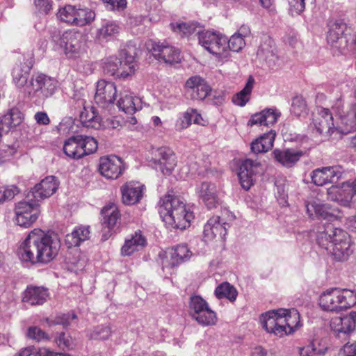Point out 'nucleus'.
<instances>
[{
    "label": "nucleus",
    "instance_id": "680f3d73",
    "mask_svg": "<svg viewBox=\"0 0 356 356\" xmlns=\"http://www.w3.org/2000/svg\"><path fill=\"white\" fill-rule=\"evenodd\" d=\"M34 5L37 10L42 14H47L51 9V0H35Z\"/></svg>",
    "mask_w": 356,
    "mask_h": 356
},
{
    "label": "nucleus",
    "instance_id": "79ce46f5",
    "mask_svg": "<svg viewBox=\"0 0 356 356\" xmlns=\"http://www.w3.org/2000/svg\"><path fill=\"white\" fill-rule=\"evenodd\" d=\"M192 123L203 126L205 125V121L197 111L190 108L184 113L179 124H177V126H179L180 129H186Z\"/></svg>",
    "mask_w": 356,
    "mask_h": 356
},
{
    "label": "nucleus",
    "instance_id": "9b49d317",
    "mask_svg": "<svg viewBox=\"0 0 356 356\" xmlns=\"http://www.w3.org/2000/svg\"><path fill=\"white\" fill-rule=\"evenodd\" d=\"M147 50L160 62L165 63H179L181 60L179 50L166 42L149 40L146 43Z\"/></svg>",
    "mask_w": 356,
    "mask_h": 356
},
{
    "label": "nucleus",
    "instance_id": "dca6fc26",
    "mask_svg": "<svg viewBox=\"0 0 356 356\" xmlns=\"http://www.w3.org/2000/svg\"><path fill=\"white\" fill-rule=\"evenodd\" d=\"M343 177L344 171L340 165L317 168L311 173L312 183L319 186L328 183H336Z\"/></svg>",
    "mask_w": 356,
    "mask_h": 356
},
{
    "label": "nucleus",
    "instance_id": "412c9836",
    "mask_svg": "<svg viewBox=\"0 0 356 356\" xmlns=\"http://www.w3.org/2000/svg\"><path fill=\"white\" fill-rule=\"evenodd\" d=\"M356 326V312H351L343 317L336 316L331 319L330 327L337 337L345 339Z\"/></svg>",
    "mask_w": 356,
    "mask_h": 356
},
{
    "label": "nucleus",
    "instance_id": "37998d69",
    "mask_svg": "<svg viewBox=\"0 0 356 356\" xmlns=\"http://www.w3.org/2000/svg\"><path fill=\"white\" fill-rule=\"evenodd\" d=\"M95 17V13L91 9L77 8L76 7L74 24L77 26H83L90 24Z\"/></svg>",
    "mask_w": 356,
    "mask_h": 356
},
{
    "label": "nucleus",
    "instance_id": "052dcab7",
    "mask_svg": "<svg viewBox=\"0 0 356 356\" xmlns=\"http://www.w3.org/2000/svg\"><path fill=\"white\" fill-rule=\"evenodd\" d=\"M16 153L13 146L4 145L0 149V164L9 161Z\"/></svg>",
    "mask_w": 356,
    "mask_h": 356
},
{
    "label": "nucleus",
    "instance_id": "49530a36",
    "mask_svg": "<svg viewBox=\"0 0 356 356\" xmlns=\"http://www.w3.org/2000/svg\"><path fill=\"white\" fill-rule=\"evenodd\" d=\"M254 79L250 76L245 87L233 97L232 102L234 104L244 106L250 99V95L253 88Z\"/></svg>",
    "mask_w": 356,
    "mask_h": 356
},
{
    "label": "nucleus",
    "instance_id": "2eb2a0df",
    "mask_svg": "<svg viewBox=\"0 0 356 356\" xmlns=\"http://www.w3.org/2000/svg\"><path fill=\"white\" fill-rule=\"evenodd\" d=\"M99 172L106 179H116L124 171L123 161L115 155L104 156L99 159Z\"/></svg>",
    "mask_w": 356,
    "mask_h": 356
},
{
    "label": "nucleus",
    "instance_id": "9d476101",
    "mask_svg": "<svg viewBox=\"0 0 356 356\" xmlns=\"http://www.w3.org/2000/svg\"><path fill=\"white\" fill-rule=\"evenodd\" d=\"M29 201L18 202L15 209V220L18 225L24 227H30L38 218L39 205L32 197Z\"/></svg>",
    "mask_w": 356,
    "mask_h": 356
},
{
    "label": "nucleus",
    "instance_id": "6e6552de",
    "mask_svg": "<svg viewBox=\"0 0 356 356\" xmlns=\"http://www.w3.org/2000/svg\"><path fill=\"white\" fill-rule=\"evenodd\" d=\"M189 309L191 316L200 325L209 326L216 324V312L210 309L207 301L200 296L195 295L190 298Z\"/></svg>",
    "mask_w": 356,
    "mask_h": 356
},
{
    "label": "nucleus",
    "instance_id": "8fccbe9b",
    "mask_svg": "<svg viewBox=\"0 0 356 356\" xmlns=\"http://www.w3.org/2000/svg\"><path fill=\"white\" fill-rule=\"evenodd\" d=\"M111 334V328L109 325H100L94 327L88 331V337L94 340H106Z\"/></svg>",
    "mask_w": 356,
    "mask_h": 356
},
{
    "label": "nucleus",
    "instance_id": "ea45409f",
    "mask_svg": "<svg viewBox=\"0 0 356 356\" xmlns=\"http://www.w3.org/2000/svg\"><path fill=\"white\" fill-rule=\"evenodd\" d=\"M81 135L72 136L65 141L63 152L70 158L78 159L82 157L83 147L81 144Z\"/></svg>",
    "mask_w": 356,
    "mask_h": 356
},
{
    "label": "nucleus",
    "instance_id": "a211bd4d",
    "mask_svg": "<svg viewBox=\"0 0 356 356\" xmlns=\"http://www.w3.org/2000/svg\"><path fill=\"white\" fill-rule=\"evenodd\" d=\"M308 216L312 218H319L327 220H333L341 218V211L329 204H321L316 200L308 202L306 205Z\"/></svg>",
    "mask_w": 356,
    "mask_h": 356
},
{
    "label": "nucleus",
    "instance_id": "423d86ee",
    "mask_svg": "<svg viewBox=\"0 0 356 356\" xmlns=\"http://www.w3.org/2000/svg\"><path fill=\"white\" fill-rule=\"evenodd\" d=\"M319 304L324 310L346 309L356 304V293L346 289L332 288L321 295Z\"/></svg>",
    "mask_w": 356,
    "mask_h": 356
},
{
    "label": "nucleus",
    "instance_id": "bf43d9fd",
    "mask_svg": "<svg viewBox=\"0 0 356 356\" xmlns=\"http://www.w3.org/2000/svg\"><path fill=\"white\" fill-rule=\"evenodd\" d=\"M18 193L19 190L15 186H8L0 190V203L13 199Z\"/></svg>",
    "mask_w": 356,
    "mask_h": 356
},
{
    "label": "nucleus",
    "instance_id": "f03ea898",
    "mask_svg": "<svg viewBox=\"0 0 356 356\" xmlns=\"http://www.w3.org/2000/svg\"><path fill=\"white\" fill-rule=\"evenodd\" d=\"M60 241L40 229L31 231L19 250L20 259L31 264H47L58 254Z\"/></svg>",
    "mask_w": 356,
    "mask_h": 356
},
{
    "label": "nucleus",
    "instance_id": "f8f14e48",
    "mask_svg": "<svg viewBox=\"0 0 356 356\" xmlns=\"http://www.w3.org/2000/svg\"><path fill=\"white\" fill-rule=\"evenodd\" d=\"M312 124L317 134L330 137L338 129L333 122V116L329 109L317 108L312 114Z\"/></svg>",
    "mask_w": 356,
    "mask_h": 356
},
{
    "label": "nucleus",
    "instance_id": "4be33fe9",
    "mask_svg": "<svg viewBox=\"0 0 356 356\" xmlns=\"http://www.w3.org/2000/svg\"><path fill=\"white\" fill-rule=\"evenodd\" d=\"M356 326V312H351L343 317L336 316L331 319L330 327L337 337L345 339Z\"/></svg>",
    "mask_w": 356,
    "mask_h": 356
},
{
    "label": "nucleus",
    "instance_id": "09e8293b",
    "mask_svg": "<svg viewBox=\"0 0 356 356\" xmlns=\"http://www.w3.org/2000/svg\"><path fill=\"white\" fill-rule=\"evenodd\" d=\"M76 6L65 5L60 7L57 13V18L63 22L70 25L74 24Z\"/></svg>",
    "mask_w": 356,
    "mask_h": 356
},
{
    "label": "nucleus",
    "instance_id": "a19ab883",
    "mask_svg": "<svg viewBox=\"0 0 356 356\" xmlns=\"http://www.w3.org/2000/svg\"><path fill=\"white\" fill-rule=\"evenodd\" d=\"M170 26L173 31L181 34L182 36H190L193 34L197 35L198 41L200 40V35L204 31L202 26L195 22L172 23Z\"/></svg>",
    "mask_w": 356,
    "mask_h": 356
},
{
    "label": "nucleus",
    "instance_id": "3c124183",
    "mask_svg": "<svg viewBox=\"0 0 356 356\" xmlns=\"http://www.w3.org/2000/svg\"><path fill=\"white\" fill-rule=\"evenodd\" d=\"M119 30L120 28L115 23H106L99 29L97 35L100 40H108L115 36L119 33Z\"/></svg>",
    "mask_w": 356,
    "mask_h": 356
},
{
    "label": "nucleus",
    "instance_id": "864d4df0",
    "mask_svg": "<svg viewBox=\"0 0 356 356\" xmlns=\"http://www.w3.org/2000/svg\"><path fill=\"white\" fill-rule=\"evenodd\" d=\"M80 140L83 147L82 151L83 152L82 157L85 155L92 154L97 150V142L94 138L81 135V139Z\"/></svg>",
    "mask_w": 356,
    "mask_h": 356
},
{
    "label": "nucleus",
    "instance_id": "5fc2aeb1",
    "mask_svg": "<svg viewBox=\"0 0 356 356\" xmlns=\"http://www.w3.org/2000/svg\"><path fill=\"white\" fill-rule=\"evenodd\" d=\"M77 316L74 312L63 314L56 316L54 319L49 320L48 323L49 325H60L64 327L69 326L71 321L76 319Z\"/></svg>",
    "mask_w": 356,
    "mask_h": 356
},
{
    "label": "nucleus",
    "instance_id": "69168bd1",
    "mask_svg": "<svg viewBox=\"0 0 356 356\" xmlns=\"http://www.w3.org/2000/svg\"><path fill=\"white\" fill-rule=\"evenodd\" d=\"M299 354L300 356H315L316 349L313 343L299 348Z\"/></svg>",
    "mask_w": 356,
    "mask_h": 356
},
{
    "label": "nucleus",
    "instance_id": "4d7b16f0",
    "mask_svg": "<svg viewBox=\"0 0 356 356\" xmlns=\"http://www.w3.org/2000/svg\"><path fill=\"white\" fill-rule=\"evenodd\" d=\"M56 345L63 350L72 349L74 344L72 338L65 332H60L55 339Z\"/></svg>",
    "mask_w": 356,
    "mask_h": 356
},
{
    "label": "nucleus",
    "instance_id": "338daca9",
    "mask_svg": "<svg viewBox=\"0 0 356 356\" xmlns=\"http://www.w3.org/2000/svg\"><path fill=\"white\" fill-rule=\"evenodd\" d=\"M103 128H109V129H118L121 126L120 122L115 118H110L106 119V121H102Z\"/></svg>",
    "mask_w": 356,
    "mask_h": 356
},
{
    "label": "nucleus",
    "instance_id": "c03bdc74",
    "mask_svg": "<svg viewBox=\"0 0 356 356\" xmlns=\"http://www.w3.org/2000/svg\"><path fill=\"white\" fill-rule=\"evenodd\" d=\"M215 295L218 299L226 298L230 302H234L236 299L238 291L229 283L223 282L216 287Z\"/></svg>",
    "mask_w": 356,
    "mask_h": 356
},
{
    "label": "nucleus",
    "instance_id": "7c9ffc66",
    "mask_svg": "<svg viewBox=\"0 0 356 356\" xmlns=\"http://www.w3.org/2000/svg\"><path fill=\"white\" fill-rule=\"evenodd\" d=\"M81 106H83V110L80 112V121L83 127L94 129H102L103 124L102 120L95 108L92 106H86L84 102H80Z\"/></svg>",
    "mask_w": 356,
    "mask_h": 356
},
{
    "label": "nucleus",
    "instance_id": "4c0bfd02",
    "mask_svg": "<svg viewBox=\"0 0 356 356\" xmlns=\"http://www.w3.org/2000/svg\"><path fill=\"white\" fill-rule=\"evenodd\" d=\"M102 224L104 229L107 228L110 232L118 226L120 213L115 204L104 207L102 210Z\"/></svg>",
    "mask_w": 356,
    "mask_h": 356
},
{
    "label": "nucleus",
    "instance_id": "20e7f679",
    "mask_svg": "<svg viewBox=\"0 0 356 356\" xmlns=\"http://www.w3.org/2000/svg\"><path fill=\"white\" fill-rule=\"evenodd\" d=\"M159 213L167 225L173 229H184L194 218L193 212L186 209L179 197L165 195L160 200Z\"/></svg>",
    "mask_w": 356,
    "mask_h": 356
},
{
    "label": "nucleus",
    "instance_id": "4468645a",
    "mask_svg": "<svg viewBox=\"0 0 356 356\" xmlns=\"http://www.w3.org/2000/svg\"><path fill=\"white\" fill-rule=\"evenodd\" d=\"M152 165L163 175H169L176 165L175 156L172 151L165 147L157 148L153 152Z\"/></svg>",
    "mask_w": 356,
    "mask_h": 356
},
{
    "label": "nucleus",
    "instance_id": "6ab92c4d",
    "mask_svg": "<svg viewBox=\"0 0 356 356\" xmlns=\"http://www.w3.org/2000/svg\"><path fill=\"white\" fill-rule=\"evenodd\" d=\"M117 88L114 83L100 80L97 83L95 102L102 108L113 104L117 97Z\"/></svg>",
    "mask_w": 356,
    "mask_h": 356
},
{
    "label": "nucleus",
    "instance_id": "c756f323",
    "mask_svg": "<svg viewBox=\"0 0 356 356\" xmlns=\"http://www.w3.org/2000/svg\"><path fill=\"white\" fill-rule=\"evenodd\" d=\"M122 201L126 205H134L143 197L144 186L135 182H128L120 188Z\"/></svg>",
    "mask_w": 356,
    "mask_h": 356
},
{
    "label": "nucleus",
    "instance_id": "0eeeda50",
    "mask_svg": "<svg viewBox=\"0 0 356 356\" xmlns=\"http://www.w3.org/2000/svg\"><path fill=\"white\" fill-rule=\"evenodd\" d=\"M53 40L69 59L81 58L86 52L83 36L79 32L66 31L61 35H54Z\"/></svg>",
    "mask_w": 356,
    "mask_h": 356
},
{
    "label": "nucleus",
    "instance_id": "e433bc0d",
    "mask_svg": "<svg viewBox=\"0 0 356 356\" xmlns=\"http://www.w3.org/2000/svg\"><path fill=\"white\" fill-rule=\"evenodd\" d=\"M49 296L47 289L38 286H28L24 291L23 301L31 305H42Z\"/></svg>",
    "mask_w": 356,
    "mask_h": 356
},
{
    "label": "nucleus",
    "instance_id": "b1692460",
    "mask_svg": "<svg viewBox=\"0 0 356 356\" xmlns=\"http://www.w3.org/2000/svg\"><path fill=\"white\" fill-rule=\"evenodd\" d=\"M283 319L280 315V309L268 311L260 316L261 324L268 332L273 333L280 337L286 334V331L282 328Z\"/></svg>",
    "mask_w": 356,
    "mask_h": 356
},
{
    "label": "nucleus",
    "instance_id": "6e6d98bb",
    "mask_svg": "<svg viewBox=\"0 0 356 356\" xmlns=\"http://www.w3.org/2000/svg\"><path fill=\"white\" fill-rule=\"evenodd\" d=\"M26 336L37 342L49 340L48 334L38 326H31L28 328Z\"/></svg>",
    "mask_w": 356,
    "mask_h": 356
},
{
    "label": "nucleus",
    "instance_id": "0e129e2a",
    "mask_svg": "<svg viewBox=\"0 0 356 356\" xmlns=\"http://www.w3.org/2000/svg\"><path fill=\"white\" fill-rule=\"evenodd\" d=\"M290 10L297 14L302 13L305 8V0H288Z\"/></svg>",
    "mask_w": 356,
    "mask_h": 356
},
{
    "label": "nucleus",
    "instance_id": "f257e3e1",
    "mask_svg": "<svg viewBox=\"0 0 356 356\" xmlns=\"http://www.w3.org/2000/svg\"><path fill=\"white\" fill-rule=\"evenodd\" d=\"M30 70L28 65H16L13 70V82L24 98L40 104L55 92L57 81L42 73L33 75L29 80Z\"/></svg>",
    "mask_w": 356,
    "mask_h": 356
},
{
    "label": "nucleus",
    "instance_id": "f704fd0d",
    "mask_svg": "<svg viewBox=\"0 0 356 356\" xmlns=\"http://www.w3.org/2000/svg\"><path fill=\"white\" fill-rule=\"evenodd\" d=\"M329 30L327 35V42L336 47L341 48V44L346 42L343 37L346 29V24L339 22H330L328 24Z\"/></svg>",
    "mask_w": 356,
    "mask_h": 356
},
{
    "label": "nucleus",
    "instance_id": "c85d7f7f",
    "mask_svg": "<svg viewBox=\"0 0 356 356\" xmlns=\"http://www.w3.org/2000/svg\"><path fill=\"white\" fill-rule=\"evenodd\" d=\"M196 193L209 209L215 208L219 203L218 191L214 184L204 181L197 186Z\"/></svg>",
    "mask_w": 356,
    "mask_h": 356
},
{
    "label": "nucleus",
    "instance_id": "473e14b6",
    "mask_svg": "<svg viewBox=\"0 0 356 356\" xmlns=\"http://www.w3.org/2000/svg\"><path fill=\"white\" fill-rule=\"evenodd\" d=\"M147 245L146 238L142 234L141 231L135 232L130 238L125 240L124 244L121 248V254L123 256H130L135 252L143 250Z\"/></svg>",
    "mask_w": 356,
    "mask_h": 356
},
{
    "label": "nucleus",
    "instance_id": "774afa93",
    "mask_svg": "<svg viewBox=\"0 0 356 356\" xmlns=\"http://www.w3.org/2000/svg\"><path fill=\"white\" fill-rule=\"evenodd\" d=\"M34 119L37 123L42 125L49 124L50 122L47 114L44 112H37L34 115Z\"/></svg>",
    "mask_w": 356,
    "mask_h": 356
},
{
    "label": "nucleus",
    "instance_id": "39448f33",
    "mask_svg": "<svg viewBox=\"0 0 356 356\" xmlns=\"http://www.w3.org/2000/svg\"><path fill=\"white\" fill-rule=\"evenodd\" d=\"M136 49L127 46L120 52V58L110 57L105 63L104 72L111 76L126 79L136 71Z\"/></svg>",
    "mask_w": 356,
    "mask_h": 356
},
{
    "label": "nucleus",
    "instance_id": "aec40b11",
    "mask_svg": "<svg viewBox=\"0 0 356 356\" xmlns=\"http://www.w3.org/2000/svg\"><path fill=\"white\" fill-rule=\"evenodd\" d=\"M58 185L59 182L54 176H48L31 189L27 197H32L38 202L51 196L57 191Z\"/></svg>",
    "mask_w": 356,
    "mask_h": 356
},
{
    "label": "nucleus",
    "instance_id": "393cba45",
    "mask_svg": "<svg viewBox=\"0 0 356 356\" xmlns=\"http://www.w3.org/2000/svg\"><path fill=\"white\" fill-rule=\"evenodd\" d=\"M343 103L341 99H337L332 109L339 114L341 120V126L338 127L340 131L348 133L356 130V104L353 105L344 115L341 114Z\"/></svg>",
    "mask_w": 356,
    "mask_h": 356
},
{
    "label": "nucleus",
    "instance_id": "603ef678",
    "mask_svg": "<svg viewBox=\"0 0 356 356\" xmlns=\"http://www.w3.org/2000/svg\"><path fill=\"white\" fill-rule=\"evenodd\" d=\"M291 113L296 116H302L307 113L305 100L301 96H296L292 99Z\"/></svg>",
    "mask_w": 356,
    "mask_h": 356
},
{
    "label": "nucleus",
    "instance_id": "a18cd8bd",
    "mask_svg": "<svg viewBox=\"0 0 356 356\" xmlns=\"http://www.w3.org/2000/svg\"><path fill=\"white\" fill-rule=\"evenodd\" d=\"M248 32V30H246L245 28L241 27L238 33L234 34L229 40L227 39V49L229 48L234 52L241 51L245 46L243 38Z\"/></svg>",
    "mask_w": 356,
    "mask_h": 356
},
{
    "label": "nucleus",
    "instance_id": "2f4dec72",
    "mask_svg": "<svg viewBox=\"0 0 356 356\" xmlns=\"http://www.w3.org/2000/svg\"><path fill=\"white\" fill-rule=\"evenodd\" d=\"M303 154V151L291 148L284 149H276L273 151L275 160L286 168L293 166Z\"/></svg>",
    "mask_w": 356,
    "mask_h": 356
},
{
    "label": "nucleus",
    "instance_id": "bb28decb",
    "mask_svg": "<svg viewBox=\"0 0 356 356\" xmlns=\"http://www.w3.org/2000/svg\"><path fill=\"white\" fill-rule=\"evenodd\" d=\"M229 225L219 216L211 218L204 227V236L209 240L216 237L224 238Z\"/></svg>",
    "mask_w": 356,
    "mask_h": 356
},
{
    "label": "nucleus",
    "instance_id": "13d9d810",
    "mask_svg": "<svg viewBox=\"0 0 356 356\" xmlns=\"http://www.w3.org/2000/svg\"><path fill=\"white\" fill-rule=\"evenodd\" d=\"M275 135V131L270 130L269 132L264 134L263 136L259 138L261 143V149L264 150L265 152L271 149L273 147Z\"/></svg>",
    "mask_w": 356,
    "mask_h": 356
},
{
    "label": "nucleus",
    "instance_id": "f3484780",
    "mask_svg": "<svg viewBox=\"0 0 356 356\" xmlns=\"http://www.w3.org/2000/svg\"><path fill=\"white\" fill-rule=\"evenodd\" d=\"M210 92L211 87L205 79L200 76H192L186 81V95L191 99L203 100L209 95Z\"/></svg>",
    "mask_w": 356,
    "mask_h": 356
},
{
    "label": "nucleus",
    "instance_id": "58836bf2",
    "mask_svg": "<svg viewBox=\"0 0 356 356\" xmlns=\"http://www.w3.org/2000/svg\"><path fill=\"white\" fill-rule=\"evenodd\" d=\"M90 227L88 226H78L65 236V243L68 247H76L90 238Z\"/></svg>",
    "mask_w": 356,
    "mask_h": 356
},
{
    "label": "nucleus",
    "instance_id": "cd10ccee",
    "mask_svg": "<svg viewBox=\"0 0 356 356\" xmlns=\"http://www.w3.org/2000/svg\"><path fill=\"white\" fill-rule=\"evenodd\" d=\"M120 110L125 113L132 115L143 108L141 99L134 95L128 89H124L120 92V99L118 102Z\"/></svg>",
    "mask_w": 356,
    "mask_h": 356
},
{
    "label": "nucleus",
    "instance_id": "c9c22d12",
    "mask_svg": "<svg viewBox=\"0 0 356 356\" xmlns=\"http://www.w3.org/2000/svg\"><path fill=\"white\" fill-rule=\"evenodd\" d=\"M280 115V113L275 112V110L266 108L252 115L248 122V125H272L277 122Z\"/></svg>",
    "mask_w": 356,
    "mask_h": 356
},
{
    "label": "nucleus",
    "instance_id": "5701e85b",
    "mask_svg": "<svg viewBox=\"0 0 356 356\" xmlns=\"http://www.w3.org/2000/svg\"><path fill=\"white\" fill-rule=\"evenodd\" d=\"M261 165L259 162L247 159L239 166L238 177L243 188L248 191L253 185L254 176L259 173Z\"/></svg>",
    "mask_w": 356,
    "mask_h": 356
},
{
    "label": "nucleus",
    "instance_id": "a878e982",
    "mask_svg": "<svg viewBox=\"0 0 356 356\" xmlns=\"http://www.w3.org/2000/svg\"><path fill=\"white\" fill-rule=\"evenodd\" d=\"M192 256L191 251L186 245H178L166 252L165 259H163V268H172L181 262L187 261Z\"/></svg>",
    "mask_w": 356,
    "mask_h": 356
},
{
    "label": "nucleus",
    "instance_id": "de8ad7c7",
    "mask_svg": "<svg viewBox=\"0 0 356 356\" xmlns=\"http://www.w3.org/2000/svg\"><path fill=\"white\" fill-rule=\"evenodd\" d=\"M274 50L275 48L273 40L270 38H267L259 47L257 56L261 59L270 62L274 60L275 56Z\"/></svg>",
    "mask_w": 356,
    "mask_h": 356
},
{
    "label": "nucleus",
    "instance_id": "7ed1b4c3",
    "mask_svg": "<svg viewBox=\"0 0 356 356\" xmlns=\"http://www.w3.org/2000/svg\"><path fill=\"white\" fill-rule=\"evenodd\" d=\"M316 240L321 248L339 261L348 260L354 251V245L348 233L334 227L330 223L318 227Z\"/></svg>",
    "mask_w": 356,
    "mask_h": 356
},
{
    "label": "nucleus",
    "instance_id": "1a4fd4ad",
    "mask_svg": "<svg viewBox=\"0 0 356 356\" xmlns=\"http://www.w3.org/2000/svg\"><path fill=\"white\" fill-rule=\"evenodd\" d=\"M199 44L213 55L227 57L224 54L227 49V38L219 32L204 31L200 35Z\"/></svg>",
    "mask_w": 356,
    "mask_h": 356
},
{
    "label": "nucleus",
    "instance_id": "72a5a7b5",
    "mask_svg": "<svg viewBox=\"0 0 356 356\" xmlns=\"http://www.w3.org/2000/svg\"><path fill=\"white\" fill-rule=\"evenodd\" d=\"M280 315L283 320L282 328L286 331V334L293 332L300 325V314L294 308L291 309H280Z\"/></svg>",
    "mask_w": 356,
    "mask_h": 356
},
{
    "label": "nucleus",
    "instance_id": "ddd939ff",
    "mask_svg": "<svg viewBox=\"0 0 356 356\" xmlns=\"http://www.w3.org/2000/svg\"><path fill=\"white\" fill-rule=\"evenodd\" d=\"M356 194V179L341 184L340 187L332 186L327 190L329 198L340 205L350 207L353 196Z\"/></svg>",
    "mask_w": 356,
    "mask_h": 356
},
{
    "label": "nucleus",
    "instance_id": "e2e57ef3",
    "mask_svg": "<svg viewBox=\"0 0 356 356\" xmlns=\"http://www.w3.org/2000/svg\"><path fill=\"white\" fill-rule=\"evenodd\" d=\"M339 356H356V341L348 342L340 350Z\"/></svg>",
    "mask_w": 356,
    "mask_h": 356
}]
</instances>
